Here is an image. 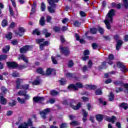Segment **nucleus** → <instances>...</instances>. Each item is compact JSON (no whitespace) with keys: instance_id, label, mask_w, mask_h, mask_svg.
Instances as JSON below:
<instances>
[{"instance_id":"1","label":"nucleus","mask_w":128,"mask_h":128,"mask_svg":"<svg viewBox=\"0 0 128 128\" xmlns=\"http://www.w3.org/2000/svg\"><path fill=\"white\" fill-rule=\"evenodd\" d=\"M62 104L66 108H70V106L75 110H78L82 106V104L80 102L76 106V100H72L70 102L68 100H65L63 102Z\"/></svg>"},{"instance_id":"2","label":"nucleus","mask_w":128,"mask_h":128,"mask_svg":"<svg viewBox=\"0 0 128 128\" xmlns=\"http://www.w3.org/2000/svg\"><path fill=\"white\" fill-rule=\"evenodd\" d=\"M116 14L114 10H111L106 16V19L104 21L108 30L110 29V24L112 22V16Z\"/></svg>"},{"instance_id":"3","label":"nucleus","mask_w":128,"mask_h":128,"mask_svg":"<svg viewBox=\"0 0 128 128\" xmlns=\"http://www.w3.org/2000/svg\"><path fill=\"white\" fill-rule=\"evenodd\" d=\"M22 82H24V80H22V79H20V78L17 79V80L16 81V88H17V90H22V88L24 90H28V87L30 86L28 84H26L23 86H20V84H22Z\"/></svg>"},{"instance_id":"4","label":"nucleus","mask_w":128,"mask_h":128,"mask_svg":"<svg viewBox=\"0 0 128 128\" xmlns=\"http://www.w3.org/2000/svg\"><path fill=\"white\" fill-rule=\"evenodd\" d=\"M58 2V0H48V2L51 6L48 7V10L51 14L54 12V8H56L54 2Z\"/></svg>"},{"instance_id":"5","label":"nucleus","mask_w":128,"mask_h":128,"mask_svg":"<svg viewBox=\"0 0 128 128\" xmlns=\"http://www.w3.org/2000/svg\"><path fill=\"white\" fill-rule=\"evenodd\" d=\"M82 84L80 82H78L76 83V85L74 84H70L68 86V90H78V88H82Z\"/></svg>"},{"instance_id":"6","label":"nucleus","mask_w":128,"mask_h":128,"mask_svg":"<svg viewBox=\"0 0 128 128\" xmlns=\"http://www.w3.org/2000/svg\"><path fill=\"white\" fill-rule=\"evenodd\" d=\"M32 126V121L31 118H28V122H24L23 124L20 125L18 128H28L29 126Z\"/></svg>"},{"instance_id":"7","label":"nucleus","mask_w":128,"mask_h":128,"mask_svg":"<svg viewBox=\"0 0 128 128\" xmlns=\"http://www.w3.org/2000/svg\"><path fill=\"white\" fill-rule=\"evenodd\" d=\"M32 50V46H26L20 48V52L21 54H26L28 51Z\"/></svg>"},{"instance_id":"8","label":"nucleus","mask_w":128,"mask_h":128,"mask_svg":"<svg viewBox=\"0 0 128 128\" xmlns=\"http://www.w3.org/2000/svg\"><path fill=\"white\" fill-rule=\"evenodd\" d=\"M114 84H116V86H124V88L126 89V90H125V92H128V84H124L122 82L120 81H116L114 82Z\"/></svg>"},{"instance_id":"9","label":"nucleus","mask_w":128,"mask_h":128,"mask_svg":"<svg viewBox=\"0 0 128 128\" xmlns=\"http://www.w3.org/2000/svg\"><path fill=\"white\" fill-rule=\"evenodd\" d=\"M50 112V108H46L43 111L40 112V114L42 118H46V114H48Z\"/></svg>"},{"instance_id":"10","label":"nucleus","mask_w":128,"mask_h":128,"mask_svg":"<svg viewBox=\"0 0 128 128\" xmlns=\"http://www.w3.org/2000/svg\"><path fill=\"white\" fill-rule=\"evenodd\" d=\"M60 52L65 54V56H68V54H70V50H68V48H62V46L60 47Z\"/></svg>"},{"instance_id":"11","label":"nucleus","mask_w":128,"mask_h":128,"mask_svg":"<svg viewBox=\"0 0 128 128\" xmlns=\"http://www.w3.org/2000/svg\"><path fill=\"white\" fill-rule=\"evenodd\" d=\"M117 66L121 68V70H122L123 72H126V68L124 65L122 64V62H118L117 63Z\"/></svg>"},{"instance_id":"12","label":"nucleus","mask_w":128,"mask_h":128,"mask_svg":"<svg viewBox=\"0 0 128 128\" xmlns=\"http://www.w3.org/2000/svg\"><path fill=\"white\" fill-rule=\"evenodd\" d=\"M6 64L8 68H14L18 66V64L14 62H8Z\"/></svg>"},{"instance_id":"13","label":"nucleus","mask_w":128,"mask_h":128,"mask_svg":"<svg viewBox=\"0 0 128 128\" xmlns=\"http://www.w3.org/2000/svg\"><path fill=\"white\" fill-rule=\"evenodd\" d=\"M18 30L19 32H16V36H22V34L24 32V28L20 27Z\"/></svg>"},{"instance_id":"14","label":"nucleus","mask_w":128,"mask_h":128,"mask_svg":"<svg viewBox=\"0 0 128 128\" xmlns=\"http://www.w3.org/2000/svg\"><path fill=\"white\" fill-rule=\"evenodd\" d=\"M44 98L42 97H34L33 98V100L35 102H44Z\"/></svg>"},{"instance_id":"15","label":"nucleus","mask_w":128,"mask_h":128,"mask_svg":"<svg viewBox=\"0 0 128 128\" xmlns=\"http://www.w3.org/2000/svg\"><path fill=\"white\" fill-rule=\"evenodd\" d=\"M84 54V56L82 57L83 60H88V56H88V54H90V51H88V50H85Z\"/></svg>"},{"instance_id":"16","label":"nucleus","mask_w":128,"mask_h":128,"mask_svg":"<svg viewBox=\"0 0 128 128\" xmlns=\"http://www.w3.org/2000/svg\"><path fill=\"white\" fill-rule=\"evenodd\" d=\"M82 112L83 114L82 120L83 122H86V118L88 117V112H86L84 110H82Z\"/></svg>"},{"instance_id":"17","label":"nucleus","mask_w":128,"mask_h":128,"mask_svg":"<svg viewBox=\"0 0 128 128\" xmlns=\"http://www.w3.org/2000/svg\"><path fill=\"white\" fill-rule=\"evenodd\" d=\"M116 116H112V118L110 117H107L106 118V120L108 122H112V124H114V122H116Z\"/></svg>"},{"instance_id":"18","label":"nucleus","mask_w":128,"mask_h":128,"mask_svg":"<svg viewBox=\"0 0 128 128\" xmlns=\"http://www.w3.org/2000/svg\"><path fill=\"white\" fill-rule=\"evenodd\" d=\"M122 44H124V42H122V40H118V41H117V44L116 45V50H118L120 48Z\"/></svg>"},{"instance_id":"19","label":"nucleus","mask_w":128,"mask_h":128,"mask_svg":"<svg viewBox=\"0 0 128 128\" xmlns=\"http://www.w3.org/2000/svg\"><path fill=\"white\" fill-rule=\"evenodd\" d=\"M48 44H50V42L46 41L44 44H40V50H43L44 46H48Z\"/></svg>"},{"instance_id":"20","label":"nucleus","mask_w":128,"mask_h":128,"mask_svg":"<svg viewBox=\"0 0 128 128\" xmlns=\"http://www.w3.org/2000/svg\"><path fill=\"white\" fill-rule=\"evenodd\" d=\"M0 102L2 104H6L7 102L6 99L2 96H0Z\"/></svg>"},{"instance_id":"21","label":"nucleus","mask_w":128,"mask_h":128,"mask_svg":"<svg viewBox=\"0 0 128 128\" xmlns=\"http://www.w3.org/2000/svg\"><path fill=\"white\" fill-rule=\"evenodd\" d=\"M17 100L19 102V104H26V100L24 98L18 97L17 98Z\"/></svg>"},{"instance_id":"22","label":"nucleus","mask_w":128,"mask_h":128,"mask_svg":"<svg viewBox=\"0 0 128 128\" xmlns=\"http://www.w3.org/2000/svg\"><path fill=\"white\" fill-rule=\"evenodd\" d=\"M6 38L7 40H12V33L9 32L6 34Z\"/></svg>"},{"instance_id":"23","label":"nucleus","mask_w":128,"mask_h":128,"mask_svg":"<svg viewBox=\"0 0 128 128\" xmlns=\"http://www.w3.org/2000/svg\"><path fill=\"white\" fill-rule=\"evenodd\" d=\"M53 72H54V69L51 68H48L46 70V74H47L48 76H50V74H52V73Z\"/></svg>"},{"instance_id":"24","label":"nucleus","mask_w":128,"mask_h":128,"mask_svg":"<svg viewBox=\"0 0 128 128\" xmlns=\"http://www.w3.org/2000/svg\"><path fill=\"white\" fill-rule=\"evenodd\" d=\"M18 60H22L24 62L28 63V58L24 56V55H22L20 58H18Z\"/></svg>"},{"instance_id":"25","label":"nucleus","mask_w":128,"mask_h":128,"mask_svg":"<svg viewBox=\"0 0 128 128\" xmlns=\"http://www.w3.org/2000/svg\"><path fill=\"white\" fill-rule=\"evenodd\" d=\"M43 34H45L46 38H48L49 36H50L52 34L50 32H48V30L46 29H44L42 32Z\"/></svg>"},{"instance_id":"26","label":"nucleus","mask_w":128,"mask_h":128,"mask_svg":"<svg viewBox=\"0 0 128 128\" xmlns=\"http://www.w3.org/2000/svg\"><path fill=\"white\" fill-rule=\"evenodd\" d=\"M120 108H122L124 110L128 108V104L126 103H122L120 105Z\"/></svg>"},{"instance_id":"27","label":"nucleus","mask_w":128,"mask_h":128,"mask_svg":"<svg viewBox=\"0 0 128 128\" xmlns=\"http://www.w3.org/2000/svg\"><path fill=\"white\" fill-rule=\"evenodd\" d=\"M10 46H6L5 48L2 50V52L4 54H6L10 50Z\"/></svg>"},{"instance_id":"28","label":"nucleus","mask_w":128,"mask_h":128,"mask_svg":"<svg viewBox=\"0 0 128 128\" xmlns=\"http://www.w3.org/2000/svg\"><path fill=\"white\" fill-rule=\"evenodd\" d=\"M96 120H97L98 122H101V120H102V114L96 115Z\"/></svg>"},{"instance_id":"29","label":"nucleus","mask_w":128,"mask_h":128,"mask_svg":"<svg viewBox=\"0 0 128 128\" xmlns=\"http://www.w3.org/2000/svg\"><path fill=\"white\" fill-rule=\"evenodd\" d=\"M36 72H38V74H42V76H44V70H42V68H38L36 70Z\"/></svg>"},{"instance_id":"30","label":"nucleus","mask_w":128,"mask_h":128,"mask_svg":"<svg viewBox=\"0 0 128 128\" xmlns=\"http://www.w3.org/2000/svg\"><path fill=\"white\" fill-rule=\"evenodd\" d=\"M86 87L88 88H90L91 90H96V86L94 85H86Z\"/></svg>"},{"instance_id":"31","label":"nucleus","mask_w":128,"mask_h":128,"mask_svg":"<svg viewBox=\"0 0 128 128\" xmlns=\"http://www.w3.org/2000/svg\"><path fill=\"white\" fill-rule=\"evenodd\" d=\"M50 94L52 95V96H58V92L52 90L50 91Z\"/></svg>"},{"instance_id":"32","label":"nucleus","mask_w":128,"mask_h":128,"mask_svg":"<svg viewBox=\"0 0 128 128\" xmlns=\"http://www.w3.org/2000/svg\"><path fill=\"white\" fill-rule=\"evenodd\" d=\"M40 26H44V18L42 17L40 20Z\"/></svg>"},{"instance_id":"33","label":"nucleus","mask_w":128,"mask_h":128,"mask_svg":"<svg viewBox=\"0 0 128 128\" xmlns=\"http://www.w3.org/2000/svg\"><path fill=\"white\" fill-rule=\"evenodd\" d=\"M70 126H78L80 123L78 121L74 120L72 122H70Z\"/></svg>"},{"instance_id":"34","label":"nucleus","mask_w":128,"mask_h":128,"mask_svg":"<svg viewBox=\"0 0 128 128\" xmlns=\"http://www.w3.org/2000/svg\"><path fill=\"white\" fill-rule=\"evenodd\" d=\"M12 76H14V78H20V74L16 72H13L12 74Z\"/></svg>"},{"instance_id":"35","label":"nucleus","mask_w":128,"mask_h":128,"mask_svg":"<svg viewBox=\"0 0 128 128\" xmlns=\"http://www.w3.org/2000/svg\"><path fill=\"white\" fill-rule=\"evenodd\" d=\"M40 80L38 79L35 80L33 82H32V84L34 86H38L40 84Z\"/></svg>"},{"instance_id":"36","label":"nucleus","mask_w":128,"mask_h":128,"mask_svg":"<svg viewBox=\"0 0 128 128\" xmlns=\"http://www.w3.org/2000/svg\"><path fill=\"white\" fill-rule=\"evenodd\" d=\"M8 26V21L6 20H3L2 22V26L4 28L5 26Z\"/></svg>"},{"instance_id":"37","label":"nucleus","mask_w":128,"mask_h":128,"mask_svg":"<svg viewBox=\"0 0 128 128\" xmlns=\"http://www.w3.org/2000/svg\"><path fill=\"white\" fill-rule=\"evenodd\" d=\"M26 92H23L22 90H20L16 94V96H24V94H26Z\"/></svg>"},{"instance_id":"38","label":"nucleus","mask_w":128,"mask_h":128,"mask_svg":"<svg viewBox=\"0 0 128 128\" xmlns=\"http://www.w3.org/2000/svg\"><path fill=\"white\" fill-rule=\"evenodd\" d=\"M124 6L126 8H128V0H123Z\"/></svg>"},{"instance_id":"39","label":"nucleus","mask_w":128,"mask_h":128,"mask_svg":"<svg viewBox=\"0 0 128 128\" xmlns=\"http://www.w3.org/2000/svg\"><path fill=\"white\" fill-rule=\"evenodd\" d=\"M102 94V90L100 89H98L96 92V96H100Z\"/></svg>"},{"instance_id":"40","label":"nucleus","mask_w":128,"mask_h":128,"mask_svg":"<svg viewBox=\"0 0 128 128\" xmlns=\"http://www.w3.org/2000/svg\"><path fill=\"white\" fill-rule=\"evenodd\" d=\"M9 10L10 16H14V10H12V8L10 6H9Z\"/></svg>"},{"instance_id":"41","label":"nucleus","mask_w":128,"mask_h":128,"mask_svg":"<svg viewBox=\"0 0 128 128\" xmlns=\"http://www.w3.org/2000/svg\"><path fill=\"white\" fill-rule=\"evenodd\" d=\"M114 95L112 92H110V95H109V100H110V102L114 100Z\"/></svg>"},{"instance_id":"42","label":"nucleus","mask_w":128,"mask_h":128,"mask_svg":"<svg viewBox=\"0 0 128 128\" xmlns=\"http://www.w3.org/2000/svg\"><path fill=\"white\" fill-rule=\"evenodd\" d=\"M66 76L68 78H72V74L70 72H68L66 74Z\"/></svg>"},{"instance_id":"43","label":"nucleus","mask_w":128,"mask_h":128,"mask_svg":"<svg viewBox=\"0 0 128 128\" xmlns=\"http://www.w3.org/2000/svg\"><path fill=\"white\" fill-rule=\"evenodd\" d=\"M16 101L12 100V102H10L9 103V106H16Z\"/></svg>"},{"instance_id":"44","label":"nucleus","mask_w":128,"mask_h":128,"mask_svg":"<svg viewBox=\"0 0 128 128\" xmlns=\"http://www.w3.org/2000/svg\"><path fill=\"white\" fill-rule=\"evenodd\" d=\"M41 10L42 12H44V10H46V5L44 4V3H42Z\"/></svg>"},{"instance_id":"45","label":"nucleus","mask_w":128,"mask_h":128,"mask_svg":"<svg viewBox=\"0 0 128 128\" xmlns=\"http://www.w3.org/2000/svg\"><path fill=\"white\" fill-rule=\"evenodd\" d=\"M37 34V36H40V32L38 29H36L33 31V34Z\"/></svg>"},{"instance_id":"46","label":"nucleus","mask_w":128,"mask_h":128,"mask_svg":"<svg viewBox=\"0 0 128 128\" xmlns=\"http://www.w3.org/2000/svg\"><path fill=\"white\" fill-rule=\"evenodd\" d=\"M24 100H28L30 98V95L26 94H26H24Z\"/></svg>"},{"instance_id":"47","label":"nucleus","mask_w":128,"mask_h":128,"mask_svg":"<svg viewBox=\"0 0 128 128\" xmlns=\"http://www.w3.org/2000/svg\"><path fill=\"white\" fill-rule=\"evenodd\" d=\"M51 58H52V62L53 64H58V61L56 60V58H54V56H52Z\"/></svg>"},{"instance_id":"48","label":"nucleus","mask_w":128,"mask_h":128,"mask_svg":"<svg viewBox=\"0 0 128 128\" xmlns=\"http://www.w3.org/2000/svg\"><path fill=\"white\" fill-rule=\"evenodd\" d=\"M6 55H0V60H6Z\"/></svg>"},{"instance_id":"49","label":"nucleus","mask_w":128,"mask_h":128,"mask_svg":"<svg viewBox=\"0 0 128 128\" xmlns=\"http://www.w3.org/2000/svg\"><path fill=\"white\" fill-rule=\"evenodd\" d=\"M36 6L34 5L32 6V9L31 10V12H30V14H32L34 13V12H36Z\"/></svg>"},{"instance_id":"50","label":"nucleus","mask_w":128,"mask_h":128,"mask_svg":"<svg viewBox=\"0 0 128 128\" xmlns=\"http://www.w3.org/2000/svg\"><path fill=\"white\" fill-rule=\"evenodd\" d=\"M18 40H12V42H11V44H13L14 46H16V44H18Z\"/></svg>"},{"instance_id":"51","label":"nucleus","mask_w":128,"mask_h":128,"mask_svg":"<svg viewBox=\"0 0 128 128\" xmlns=\"http://www.w3.org/2000/svg\"><path fill=\"white\" fill-rule=\"evenodd\" d=\"M60 84L62 86H64V84H66V80L64 78L61 79V80L60 81Z\"/></svg>"},{"instance_id":"52","label":"nucleus","mask_w":128,"mask_h":128,"mask_svg":"<svg viewBox=\"0 0 128 128\" xmlns=\"http://www.w3.org/2000/svg\"><path fill=\"white\" fill-rule=\"evenodd\" d=\"M1 90H2V91L3 92V93L4 94H6L8 92V90L4 87H2Z\"/></svg>"},{"instance_id":"53","label":"nucleus","mask_w":128,"mask_h":128,"mask_svg":"<svg viewBox=\"0 0 128 128\" xmlns=\"http://www.w3.org/2000/svg\"><path fill=\"white\" fill-rule=\"evenodd\" d=\"M98 32L100 33L101 34H104V30L102 28L99 27L98 28Z\"/></svg>"},{"instance_id":"54","label":"nucleus","mask_w":128,"mask_h":128,"mask_svg":"<svg viewBox=\"0 0 128 128\" xmlns=\"http://www.w3.org/2000/svg\"><path fill=\"white\" fill-rule=\"evenodd\" d=\"M74 66V62L72 60H70L69 61V62L68 63V66L69 68H72Z\"/></svg>"},{"instance_id":"55","label":"nucleus","mask_w":128,"mask_h":128,"mask_svg":"<svg viewBox=\"0 0 128 128\" xmlns=\"http://www.w3.org/2000/svg\"><path fill=\"white\" fill-rule=\"evenodd\" d=\"M60 128H68V124L66 123H62L60 126Z\"/></svg>"},{"instance_id":"56","label":"nucleus","mask_w":128,"mask_h":128,"mask_svg":"<svg viewBox=\"0 0 128 128\" xmlns=\"http://www.w3.org/2000/svg\"><path fill=\"white\" fill-rule=\"evenodd\" d=\"M90 32H92V34H96V28H92L90 29Z\"/></svg>"},{"instance_id":"57","label":"nucleus","mask_w":128,"mask_h":128,"mask_svg":"<svg viewBox=\"0 0 128 128\" xmlns=\"http://www.w3.org/2000/svg\"><path fill=\"white\" fill-rule=\"evenodd\" d=\"M44 40V39L42 38V39H37L36 40V42L37 44H40V42H43Z\"/></svg>"},{"instance_id":"58","label":"nucleus","mask_w":128,"mask_h":128,"mask_svg":"<svg viewBox=\"0 0 128 128\" xmlns=\"http://www.w3.org/2000/svg\"><path fill=\"white\" fill-rule=\"evenodd\" d=\"M74 24L75 26H80V24L78 21L74 22Z\"/></svg>"},{"instance_id":"59","label":"nucleus","mask_w":128,"mask_h":128,"mask_svg":"<svg viewBox=\"0 0 128 128\" xmlns=\"http://www.w3.org/2000/svg\"><path fill=\"white\" fill-rule=\"evenodd\" d=\"M112 82V79L110 78L105 80L104 82L105 84H110V82Z\"/></svg>"},{"instance_id":"60","label":"nucleus","mask_w":128,"mask_h":128,"mask_svg":"<svg viewBox=\"0 0 128 128\" xmlns=\"http://www.w3.org/2000/svg\"><path fill=\"white\" fill-rule=\"evenodd\" d=\"M92 48H93L94 50H96V48H98V44H96V43L92 44Z\"/></svg>"},{"instance_id":"61","label":"nucleus","mask_w":128,"mask_h":128,"mask_svg":"<svg viewBox=\"0 0 128 128\" xmlns=\"http://www.w3.org/2000/svg\"><path fill=\"white\" fill-rule=\"evenodd\" d=\"M116 126L118 128H122V124L120 122H117L116 124Z\"/></svg>"},{"instance_id":"62","label":"nucleus","mask_w":128,"mask_h":128,"mask_svg":"<svg viewBox=\"0 0 128 128\" xmlns=\"http://www.w3.org/2000/svg\"><path fill=\"white\" fill-rule=\"evenodd\" d=\"M54 102H56V100L54 98H50L48 102H50V104H54Z\"/></svg>"},{"instance_id":"63","label":"nucleus","mask_w":128,"mask_h":128,"mask_svg":"<svg viewBox=\"0 0 128 128\" xmlns=\"http://www.w3.org/2000/svg\"><path fill=\"white\" fill-rule=\"evenodd\" d=\"M98 100L100 104H104V106H106V102H103L101 98L99 99Z\"/></svg>"},{"instance_id":"64","label":"nucleus","mask_w":128,"mask_h":128,"mask_svg":"<svg viewBox=\"0 0 128 128\" xmlns=\"http://www.w3.org/2000/svg\"><path fill=\"white\" fill-rule=\"evenodd\" d=\"M80 14L82 16H86V13L82 11H80Z\"/></svg>"}]
</instances>
